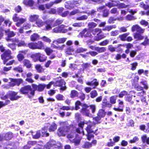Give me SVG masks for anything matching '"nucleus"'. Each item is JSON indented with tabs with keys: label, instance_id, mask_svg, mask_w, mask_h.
<instances>
[{
	"label": "nucleus",
	"instance_id": "obj_25",
	"mask_svg": "<svg viewBox=\"0 0 149 149\" xmlns=\"http://www.w3.org/2000/svg\"><path fill=\"white\" fill-rule=\"evenodd\" d=\"M67 39V38H59L54 41L53 42V43H55V42H56V44L63 43L66 41Z\"/></svg>",
	"mask_w": 149,
	"mask_h": 149
},
{
	"label": "nucleus",
	"instance_id": "obj_43",
	"mask_svg": "<svg viewBox=\"0 0 149 149\" xmlns=\"http://www.w3.org/2000/svg\"><path fill=\"white\" fill-rule=\"evenodd\" d=\"M106 50L105 48L104 47H96L95 51H96L99 53H102L105 52Z\"/></svg>",
	"mask_w": 149,
	"mask_h": 149
},
{
	"label": "nucleus",
	"instance_id": "obj_11",
	"mask_svg": "<svg viewBox=\"0 0 149 149\" xmlns=\"http://www.w3.org/2000/svg\"><path fill=\"white\" fill-rule=\"evenodd\" d=\"M78 37L82 38L83 37H89L91 38L93 37L92 35L91 31L90 29H85L81 32L79 34L78 36Z\"/></svg>",
	"mask_w": 149,
	"mask_h": 149
},
{
	"label": "nucleus",
	"instance_id": "obj_53",
	"mask_svg": "<svg viewBox=\"0 0 149 149\" xmlns=\"http://www.w3.org/2000/svg\"><path fill=\"white\" fill-rule=\"evenodd\" d=\"M74 27H80L83 26L84 25V23L83 22L81 23H75L73 24L72 25Z\"/></svg>",
	"mask_w": 149,
	"mask_h": 149
},
{
	"label": "nucleus",
	"instance_id": "obj_6",
	"mask_svg": "<svg viewBox=\"0 0 149 149\" xmlns=\"http://www.w3.org/2000/svg\"><path fill=\"white\" fill-rule=\"evenodd\" d=\"M64 123H61V126L59 127L58 130L57 134L59 136H64L67 135L69 130V128L66 125H63Z\"/></svg>",
	"mask_w": 149,
	"mask_h": 149
},
{
	"label": "nucleus",
	"instance_id": "obj_49",
	"mask_svg": "<svg viewBox=\"0 0 149 149\" xmlns=\"http://www.w3.org/2000/svg\"><path fill=\"white\" fill-rule=\"evenodd\" d=\"M129 34L125 33L119 36V38L122 40H126V37Z\"/></svg>",
	"mask_w": 149,
	"mask_h": 149
},
{
	"label": "nucleus",
	"instance_id": "obj_40",
	"mask_svg": "<svg viewBox=\"0 0 149 149\" xmlns=\"http://www.w3.org/2000/svg\"><path fill=\"white\" fill-rule=\"evenodd\" d=\"M56 99L58 100L62 101L64 100V97L63 95L61 94H58L55 96Z\"/></svg>",
	"mask_w": 149,
	"mask_h": 149
},
{
	"label": "nucleus",
	"instance_id": "obj_16",
	"mask_svg": "<svg viewBox=\"0 0 149 149\" xmlns=\"http://www.w3.org/2000/svg\"><path fill=\"white\" fill-rule=\"evenodd\" d=\"M27 52V51L26 50L19 51V54L17 56V58L19 61H21L23 59L24 57V55L26 54Z\"/></svg>",
	"mask_w": 149,
	"mask_h": 149
},
{
	"label": "nucleus",
	"instance_id": "obj_33",
	"mask_svg": "<svg viewBox=\"0 0 149 149\" xmlns=\"http://www.w3.org/2000/svg\"><path fill=\"white\" fill-rule=\"evenodd\" d=\"M47 58V56L40 53L39 61L40 62H44L46 60Z\"/></svg>",
	"mask_w": 149,
	"mask_h": 149
},
{
	"label": "nucleus",
	"instance_id": "obj_19",
	"mask_svg": "<svg viewBox=\"0 0 149 149\" xmlns=\"http://www.w3.org/2000/svg\"><path fill=\"white\" fill-rule=\"evenodd\" d=\"M57 125L54 123H52L50 125L49 129V131L50 132L55 131L57 128Z\"/></svg>",
	"mask_w": 149,
	"mask_h": 149
},
{
	"label": "nucleus",
	"instance_id": "obj_17",
	"mask_svg": "<svg viewBox=\"0 0 149 149\" xmlns=\"http://www.w3.org/2000/svg\"><path fill=\"white\" fill-rule=\"evenodd\" d=\"M67 135V138L70 140V139L72 138L75 136V132L74 131H72L69 129Z\"/></svg>",
	"mask_w": 149,
	"mask_h": 149
},
{
	"label": "nucleus",
	"instance_id": "obj_27",
	"mask_svg": "<svg viewBox=\"0 0 149 149\" xmlns=\"http://www.w3.org/2000/svg\"><path fill=\"white\" fill-rule=\"evenodd\" d=\"M39 35L37 33H34L30 37V39L32 41H35L39 40L40 38Z\"/></svg>",
	"mask_w": 149,
	"mask_h": 149
},
{
	"label": "nucleus",
	"instance_id": "obj_26",
	"mask_svg": "<svg viewBox=\"0 0 149 149\" xmlns=\"http://www.w3.org/2000/svg\"><path fill=\"white\" fill-rule=\"evenodd\" d=\"M82 138L81 137H80L79 138L77 137L74 139L71 142L72 143H74L75 145L77 146L79 144Z\"/></svg>",
	"mask_w": 149,
	"mask_h": 149
},
{
	"label": "nucleus",
	"instance_id": "obj_5",
	"mask_svg": "<svg viewBox=\"0 0 149 149\" xmlns=\"http://www.w3.org/2000/svg\"><path fill=\"white\" fill-rule=\"evenodd\" d=\"M20 91L23 94H26L30 98L32 97L34 95L33 90L32 89L31 86L29 85L22 88L20 90Z\"/></svg>",
	"mask_w": 149,
	"mask_h": 149
},
{
	"label": "nucleus",
	"instance_id": "obj_21",
	"mask_svg": "<svg viewBox=\"0 0 149 149\" xmlns=\"http://www.w3.org/2000/svg\"><path fill=\"white\" fill-rule=\"evenodd\" d=\"M34 3L33 0H24L23 2L24 4L29 6H32Z\"/></svg>",
	"mask_w": 149,
	"mask_h": 149
},
{
	"label": "nucleus",
	"instance_id": "obj_23",
	"mask_svg": "<svg viewBox=\"0 0 149 149\" xmlns=\"http://www.w3.org/2000/svg\"><path fill=\"white\" fill-rule=\"evenodd\" d=\"M32 135L33 139H37L39 138L41 136V132L40 130L37 131L36 132H31Z\"/></svg>",
	"mask_w": 149,
	"mask_h": 149
},
{
	"label": "nucleus",
	"instance_id": "obj_51",
	"mask_svg": "<svg viewBox=\"0 0 149 149\" xmlns=\"http://www.w3.org/2000/svg\"><path fill=\"white\" fill-rule=\"evenodd\" d=\"M14 81L16 85L19 86L22 82V80L21 79H14Z\"/></svg>",
	"mask_w": 149,
	"mask_h": 149
},
{
	"label": "nucleus",
	"instance_id": "obj_12",
	"mask_svg": "<svg viewBox=\"0 0 149 149\" xmlns=\"http://www.w3.org/2000/svg\"><path fill=\"white\" fill-rule=\"evenodd\" d=\"M31 86L33 91L35 93L36 91H37L39 92L42 91L45 87L46 85L45 84H40L38 85L35 84H32Z\"/></svg>",
	"mask_w": 149,
	"mask_h": 149
},
{
	"label": "nucleus",
	"instance_id": "obj_61",
	"mask_svg": "<svg viewBox=\"0 0 149 149\" xmlns=\"http://www.w3.org/2000/svg\"><path fill=\"white\" fill-rule=\"evenodd\" d=\"M17 43H18L17 46L18 47L23 46L26 45V44L25 43L24 41H21L20 42H19V40H18Z\"/></svg>",
	"mask_w": 149,
	"mask_h": 149
},
{
	"label": "nucleus",
	"instance_id": "obj_30",
	"mask_svg": "<svg viewBox=\"0 0 149 149\" xmlns=\"http://www.w3.org/2000/svg\"><path fill=\"white\" fill-rule=\"evenodd\" d=\"M78 95V93L77 91L74 90L71 91L70 96L71 98H74L75 97H77Z\"/></svg>",
	"mask_w": 149,
	"mask_h": 149
},
{
	"label": "nucleus",
	"instance_id": "obj_47",
	"mask_svg": "<svg viewBox=\"0 0 149 149\" xmlns=\"http://www.w3.org/2000/svg\"><path fill=\"white\" fill-rule=\"evenodd\" d=\"M13 70H14L17 71L20 73L22 72L23 71L22 68L20 66L15 67L14 68Z\"/></svg>",
	"mask_w": 149,
	"mask_h": 149
},
{
	"label": "nucleus",
	"instance_id": "obj_39",
	"mask_svg": "<svg viewBox=\"0 0 149 149\" xmlns=\"http://www.w3.org/2000/svg\"><path fill=\"white\" fill-rule=\"evenodd\" d=\"M132 85L136 88L137 90L139 91L143 90V88L139 86V85L137 83H132Z\"/></svg>",
	"mask_w": 149,
	"mask_h": 149
},
{
	"label": "nucleus",
	"instance_id": "obj_37",
	"mask_svg": "<svg viewBox=\"0 0 149 149\" xmlns=\"http://www.w3.org/2000/svg\"><path fill=\"white\" fill-rule=\"evenodd\" d=\"M13 137L12 133L11 132H9L6 133L5 136V137L6 140H9Z\"/></svg>",
	"mask_w": 149,
	"mask_h": 149
},
{
	"label": "nucleus",
	"instance_id": "obj_55",
	"mask_svg": "<svg viewBox=\"0 0 149 149\" xmlns=\"http://www.w3.org/2000/svg\"><path fill=\"white\" fill-rule=\"evenodd\" d=\"M127 94V92L126 91H124L121 92L119 94L118 96L120 97H122L124 96Z\"/></svg>",
	"mask_w": 149,
	"mask_h": 149
},
{
	"label": "nucleus",
	"instance_id": "obj_46",
	"mask_svg": "<svg viewBox=\"0 0 149 149\" xmlns=\"http://www.w3.org/2000/svg\"><path fill=\"white\" fill-rule=\"evenodd\" d=\"M74 51V50L72 48L70 47L67 49L66 53L67 54L70 55L72 54Z\"/></svg>",
	"mask_w": 149,
	"mask_h": 149
},
{
	"label": "nucleus",
	"instance_id": "obj_56",
	"mask_svg": "<svg viewBox=\"0 0 149 149\" xmlns=\"http://www.w3.org/2000/svg\"><path fill=\"white\" fill-rule=\"evenodd\" d=\"M126 19L128 20H133L136 19V18L130 15H128L126 17Z\"/></svg>",
	"mask_w": 149,
	"mask_h": 149
},
{
	"label": "nucleus",
	"instance_id": "obj_10",
	"mask_svg": "<svg viewBox=\"0 0 149 149\" xmlns=\"http://www.w3.org/2000/svg\"><path fill=\"white\" fill-rule=\"evenodd\" d=\"M17 93L13 91L9 92L7 94L2 98L3 99L9 98L12 100H14L19 99L20 97L17 95Z\"/></svg>",
	"mask_w": 149,
	"mask_h": 149
},
{
	"label": "nucleus",
	"instance_id": "obj_7",
	"mask_svg": "<svg viewBox=\"0 0 149 149\" xmlns=\"http://www.w3.org/2000/svg\"><path fill=\"white\" fill-rule=\"evenodd\" d=\"M93 34L97 35L94 38V40L96 41H99L105 37V36L102 33L101 29L98 28H96L93 29L92 31Z\"/></svg>",
	"mask_w": 149,
	"mask_h": 149
},
{
	"label": "nucleus",
	"instance_id": "obj_44",
	"mask_svg": "<svg viewBox=\"0 0 149 149\" xmlns=\"http://www.w3.org/2000/svg\"><path fill=\"white\" fill-rule=\"evenodd\" d=\"M28 47L32 49H36L35 42H31L28 44Z\"/></svg>",
	"mask_w": 149,
	"mask_h": 149
},
{
	"label": "nucleus",
	"instance_id": "obj_31",
	"mask_svg": "<svg viewBox=\"0 0 149 149\" xmlns=\"http://www.w3.org/2000/svg\"><path fill=\"white\" fill-rule=\"evenodd\" d=\"M47 130V128L45 127L42 129V130L41 132L42 136H49V133H47L46 132Z\"/></svg>",
	"mask_w": 149,
	"mask_h": 149
},
{
	"label": "nucleus",
	"instance_id": "obj_29",
	"mask_svg": "<svg viewBox=\"0 0 149 149\" xmlns=\"http://www.w3.org/2000/svg\"><path fill=\"white\" fill-rule=\"evenodd\" d=\"M39 18V16L37 15H31L29 17V20L31 22L36 21Z\"/></svg>",
	"mask_w": 149,
	"mask_h": 149
},
{
	"label": "nucleus",
	"instance_id": "obj_59",
	"mask_svg": "<svg viewBox=\"0 0 149 149\" xmlns=\"http://www.w3.org/2000/svg\"><path fill=\"white\" fill-rule=\"evenodd\" d=\"M8 46L13 50L16 49V45L15 44H8Z\"/></svg>",
	"mask_w": 149,
	"mask_h": 149
},
{
	"label": "nucleus",
	"instance_id": "obj_22",
	"mask_svg": "<svg viewBox=\"0 0 149 149\" xmlns=\"http://www.w3.org/2000/svg\"><path fill=\"white\" fill-rule=\"evenodd\" d=\"M40 54V53H36L31 55V57L34 62H36L39 61Z\"/></svg>",
	"mask_w": 149,
	"mask_h": 149
},
{
	"label": "nucleus",
	"instance_id": "obj_57",
	"mask_svg": "<svg viewBox=\"0 0 149 149\" xmlns=\"http://www.w3.org/2000/svg\"><path fill=\"white\" fill-rule=\"evenodd\" d=\"M27 143L31 148L32 146L36 145L37 144V142L36 141H29Z\"/></svg>",
	"mask_w": 149,
	"mask_h": 149
},
{
	"label": "nucleus",
	"instance_id": "obj_45",
	"mask_svg": "<svg viewBox=\"0 0 149 149\" xmlns=\"http://www.w3.org/2000/svg\"><path fill=\"white\" fill-rule=\"evenodd\" d=\"M141 44L145 46L149 45V39L147 38V37H145L144 41L142 42Z\"/></svg>",
	"mask_w": 149,
	"mask_h": 149
},
{
	"label": "nucleus",
	"instance_id": "obj_38",
	"mask_svg": "<svg viewBox=\"0 0 149 149\" xmlns=\"http://www.w3.org/2000/svg\"><path fill=\"white\" fill-rule=\"evenodd\" d=\"M92 146L91 143L88 142H85L84 144L82 145V147L85 148H88Z\"/></svg>",
	"mask_w": 149,
	"mask_h": 149
},
{
	"label": "nucleus",
	"instance_id": "obj_18",
	"mask_svg": "<svg viewBox=\"0 0 149 149\" xmlns=\"http://www.w3.org/2000/svg\"><path fill=\"white\" fill-rule=\"evenodd\" d=\"M22 63L24 66H26L27 68H30L32 66L31 62L28 59H24L22 61Z\"/></svg>",
	"mask_w": 149,
	"mask_h": 149
},
{
	"label": "nucleus",
	"instance_id": "obj_63",
	"mask_svg": "<svg viewBox=\"0 0 149 149\" xmlns=\"http://www.w3.org/2000/svg\"><path fill=\"white\" fill-rule=\"evenodd\" d=\"M110 34L112 36H116L119 34V31L118 30H115L111 32Z\"/></svg>",
	"mask_w": 149,
	"mask_h": 149
},
{
	"label": "nucleus",
	"instance_id": "obj_8",
	"mask_svg": "<svg viewBox=\"0 0 149 149\" xmlns=\"http://www.w3.org/2000/svg\"><path fill=\"white\" fill-rule=\"evenodd\" d=\"M85 124L87 125L88 126L86 127V130L88 134L91 133H95V131L93 130V128H92L93 127L92 123L89 121L87 123L86 121L84 122H81L79 124V126L81 127V130H82V128L84 126Z\"/></svg>",
	"mask_w": 149,
	"mask_h": 149
},
{
	"label": "nucleus",
	"instance_id": "obj_48",
	"mask_svg": "<svg viewBox=\"0 0 149 149\" xmlns=\"http://www.w3.org/2000/svg\"><path fill=\"white\" fill-rule=\"evenodd\" d=\"M97 24L94 22H91L88 23V26L89 28H93L97 26Z\"/></svg>",
	"mask_w": 149,
	"mask_h": 149
},
{
	"label": "nucleus",
	"instance_id": "obj_14",
	"mask_svg": "<svg viewBox=\"0 0 149 149\" xmlns=\"http://www.w3.org/2000/svg\"><path fill=\"white\" fill-rule=\"evenodd\" d=\"M64 25H61L58 27H56L53 29V32L55 33H66L67 31L68 30L64 29Z\"/></svg>",
	"mask_w": 149,
	"mask_h": 149
},
{
	"label": "nucleus",
	"instance_id": "obj_2",
	"mask_svg": "<svg viewBox=\"0 0 149 149\" xmlns=\"http://www.w3.org/2000/svg\"><path fill=\"white\" fill-rule=\"evenodd\" d=\"M11 53V51L8 50L6 51L4 53L1 55V58L3 61L4 64H6L7 65H11L13 63H17L14 60H11L9 62L6 63V62L9 59L12 58V56H10Z\"/></svg>",
	"mask_w": 149,
	"mask_h": 149
},
{
	"label": "nucleus",
	"instance_id": "obj_15",
	"mask_svg": "<svg viewBox=\"0 0 149 149\" xmlns=\"http://www.w3.org/2000/svg\"><path fill=\"white\" fill-rule=\"evenodd\" d=\"M65 84V82L63 80L57 81L55 83L56 85L61 87V89L63 90H64L66 89Z\"/></svg>",
	"mask_w": 149,
	"mask_h": 149
},
{
	"label": "nucleus",
	"instance_id": "obj_41",
	"mask_svg": "<svg viewBox=\"0 0 149 149\" xmlns=\"http://www.w3.org/2000/svg\"><path fill=\"white\" fill-rule=\"evenodd\" d=\"M45 22H42L41 20H38L36 21V24L39 27L42 26L44 24Z\"/></svg>",
	"mask_w": 149,
	"mask_h": 149
},
{
	"label": "nucleus",
	"instance_id": "obj_42",
	"mask_svg": "<svg viewBox=\"0 0 149 149\" xmlns=\"http://www.w3.org/2000/svg\"><path fill=\"white\" fill-rule=\"evenodd\" d=\"M40 39L42 40L43 41L48 43H49L51 42V40L49 38L45 36H43L41 37Z\"/></svg>",
	"mask_w": 149,
	"mask_h": 149
},
{
	"label": "nucleus",
	"instance_id": "obj_32",
	"mask_svg": "<svg viewBox=\"0 0 149 149\" xmlns=\"http://www.w3.org/2000/svg\"><path fill=\"white\" fill-rule=\"evenodd\" d=\"M134 37L135 39L137 40H141L143 39L144 38L143 36H141L140 34L137 33H136L134 34Z\"/></svg>",
	"mask_w": 149,
	"mask_h": 149
},
{
	"label": "nucleus",
	"instance_id": "obj_60",
	"mask_svg": "<svg viewBox=\"0 0 149 149\" xmlns=\"http://www.w3.org/2000/svg\"><path fill=\"white\" fill-rule=\"evenodd\" d=\"M109 42V41L108 40H106L99 43L100 45L101 46H105L107 45Z\"/></svg>",
	"mask_w": 149,
	"mask_h": 149
},
{
	"label": "nucleus",
	"instance_id": "obj_52",
	"mask_svg": "<svg viewBox=\"0 0 149 149\" xmlns=\"http://www.w3.org/2000/svg\"><path fill=\"white\" fill-rule=\"evenodd\" d=\"M88 16L86 15H83L77 18V20H82L86 19Z\"/></svg>",
	"mask_w": 149,
	"mask_h": 149
},
{
	"label": "nucleus",
	"instance_id": "obj_36",
	"mask_svg": "<svg viewBox=\"0 0 149 149\" xmlns=\"http://www.w3.org/2000/svg\"><path fill=\"white\" fill-rule=\"evenodd\" d=\"M117 97V95H114L111 97L110 98V102L112 104H115Z\"/></svg>",
	"mask_w": 149,
	"mask_h": 149
},
{
	"label": "nucleus",
	"instance_id": "obj_62",
	"mask_svg": "<svg viewBox=\"0 0 149 149\" xmlns=\"http://www.w3.org/2000/svg\"><path fill=\"white\" fill-rule=\"evenodd\" d=\"M91 96L92 98H94L97 95V93L96 91L94 90L92 91L91 93Z\"/></svg>",
	"mask_w": 149,
	"mask_h": 149
},
{
	"label": "nucleus",
	"instance_id": "obj_34",
	"mask_svg": "<svg viewBox=\"0 0 149 149\" xmlns=\"http://www.w3.org/2000/svg\"><path fill=\"white\" fill-rule=\"evenodd\" d=\"M98 116L100 118L104 117L105 115V113L103 109L99 110L98 113Z\"/></svg>",
	"mask_w": 149,
	"mask_h": 149
},
{
	"label": "nucleus",
	"instance_id": "obj_3",
	"mask_svg": "<svg viewBox=\"0 0 149 149\" xmlns=\"http://www.w3.org/2000/svg\"><path fill=\"white\" fill-rule=\"evenodd\" d=\"M56 142L53 140H51L48 142L45 147L43 148V143L40 142L39 144H38V145L39 146V147L36 146L34 149H54L53 148H56L58 146L56 145Z\"/></svg>",
	"mask_w": 149,
	"mask_h": 149
},
{
	"label": "nucleus",
	"instance_id": "obj_64",
	"mask_svg": "<svg viewBox=\"0 0 149 149\" xmlns=\"http://www.w3.org/2000/svg\"><path fill=\"white\" fill-rule=\"evenodd\" d=\"M139 138L137 136L134 137L129 142L130 143H134L139 140Z\"/></svg>",
	"mask_w": 149,
	"mask_h": 149
},
{
	"label": "nucleus",
	"instance_id": "obj_4",
	"mask_svg": "<svg viewBox=\"0 0 149 149\" xmlns=\"http://www.w3.org/2000/svg\"><path fill=\"white\" fill-rule=\"evenodd\" d=\"M54 21V19H48L45 22L46 24L45 26L46 30L48 31L52 29V27L59 25L63 22L62 20L58 19L53 24V22Z\"/></svg>",
	"mask_w": 149,
	"mask_h": 149
},
{
	"label": "nucleus",
	"instance_id": "obj_50",
	"mask_svg": "<svg viewBox=\"0 0 149 149\" xmlns=\"http://www.w3.org/2000/svg\"><path fill=\"white\" fill-rule=\"evenodd\" d=\"M87 51V49L83 48H78L76 51V52L77 53H79Z\"/></svg>",
	"mask_w": 149,
	"mask_h": 149
},
{
	"label": "nucleus",
	"instance_id": "obj_35",
	"mask_svg": "<svg viewBox=\"0 0 149 149\" xmlns=\"http://www.w3.org/2000/svg\"><path fill=\"white\" fill-rule=\"evenodd\" d=\"M5 33L7 34L8 37H13L15 35V34L13 32L9 31L8 30L5 31Z\"/></svg>",
	"mask_w": 149,
	"mask_h": 149
},
{
	"label": "nucleus",
	"instance_id": "obj_1",
	"mask_svg": "<svg viewBox=\"0 0 149 149\" xmlns=\"http://www.w3.org/2000/svg\"><path fill=\"white\" fill-rule=\"evenodd\" d=\"M80 107H82L81 111V113L88 116L91 117V115L88 109V107L86 104L82 105L80 101H77L75 103V110H77L80 109Z\"/></svg>",
	"mask_w": 149,
	"mask_h": 149
},
{
	"label": "nucleus",
	"instance_id": "obj_58",
	"mask_svg": "<svg viewBox=\"0 0 149 149\" xmlns=\"http://www.w3.org/2000/svg\"><path fill=\"white\" fill-rule=\"evenodd\" d=\"M131 69L132 70H134L136 69V67L138 65V63L136 62H135L131 63Z\"/></svg>",
	"mask_w": 149,
	"mask_h": 149
},
{
	"label": "nucleus",
	"instance_id": "obj_13",
	"mask_svg": "<svg viewBox=\"0 0 149 149\" xmlns=\"http://www.w3.org/2000/svg\"><path fill=\"white\" fill-rule=\"evenodd\" d=\"M81 2V0H74L73 4H72L69 1L66 3L65 4V7L68 9L72 8L74 7V5L78 6Z\"/></svg>",
	"mask_w": 149,
	"mask_h": 149
},
{
	"label": "nucleus",
	"instance_id": "obj_20",
	"mask_svg": "<svg viewBox=\"0 0 149 149\" xmlns=\"http://www.w3.org/2000/svg\"><path fill=\"white\" fill-rule=\"evenodd\" d=\"M86 84L88 85L94 86L93 88H95L96 86L98 85V82L97 81V80L96 79H94L91 82H87Z\"/></svg>",
	"mask_w": 149,
	"mask_h": 149
},
{
	"label": "nucleus",
	"instance_id": "obj_28",
	"mask_svg": "<svg viewBox=\"0 0 149 149\" xmlns=\"http://www.w3.org/2000/svg\"><path fill=\"white\" fill-rule=\"evenodd\" d=\"M35 68L38 73H41L44 70V69L40 64H37L35 66Z\"/></svg>",
	"mask_w": 149,
	"mask_h": 149
},
{
	"label": "nucleus",
	"instance_id": "obj_54",
	"mask_svg": "<svg viewBox=\"0 0 149 149\" xmlns=\"http://www.w3.org/2000/svg\"><path fill=\"white\" fill-rule=\"evenodd\" d=\"M139 6L143 8L145 10H146L148 7V5H145L143 2L140 3Z\"/></svg>",
	"mask_w": 149,
	"mask_h": 149
},
{
	"label": "nucleus",
	"instance_id": "obj_9",
	"mask_svg": "<svg viewBox=\"0 0 149 149\" xmlns=\"http://www.w3.org/2000/svg\"><path fill=\"white\" fill-rule=\"evenodd\" d=\"M12 19L14 22H17L15 25L17 27L20 26L26 21V18H20L16 14H15L13 15Z\"/></svg>",
	"mask_w": 149,
	"mask_h": 149
},
{
	"label": "nucleus",
	"instance_id": "obj_24",
	"mask_svg": "<svg viewBox=\"0 0 149 149\" xmlns=\"http://www.w3.org/2000/svg\"><path fill=\"white\" fill-rule=\"evenodd\" d=\"M36 49H42L44 47L43 43L41 41H38L35 42Z\"/></svg>",
	"mask_w": 149,
	"mask_h": 149
}]
</instances>
